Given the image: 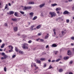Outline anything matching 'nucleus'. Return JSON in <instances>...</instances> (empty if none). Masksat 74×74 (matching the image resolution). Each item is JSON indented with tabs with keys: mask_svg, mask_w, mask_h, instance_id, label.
<instances>
[{
	"mask_svg": "<svg viewBox=\"0 0 74 74\" xmlns=\"http://www.w3.org/2000/svg\"><path fill=\"white\" fill-rule=\"evenodd\" d=\"M22 48L24 49H28V44L27 43L23 44Z\"/></svg>",
	"mask_w": 74,
	"mask_h": 74,
	"instance_id": "obj_1",
	"label": "nucleus"
},
{
	"mask_svg": "<svg viewBox=\"0 0 74 74\" xmlns=\"http://www.w3.org/2000/svg\"><path fill=\"white\" fill-rule=\"evenodd\" d=\"M49 14L51 15V17H52V18L56 16V13L54 12H50Z\"/></svg>",
	"mask_w": 74,
	"mask_h": 74,
	"instance_id": "obj_2",
	"label": "nucleus"
},
{
	"mask_svg": "<svg viewBox=\"0 0 74 74\" xmlns=\"http://www.w3.org/2000/svg\"><path fill=\"white\" fill-rule=\"evenodd\" d=\"M63 14L64 15H66V14H70V12H68V11H65L63 13Z\"/></svg>",
	"mask_w": 74,
	"mask_h": 74,
	"instance_id": "obj_3",
	"label": "nucleus"
},
{
	"mask_svg": "<svg viewBox=\"0 0 74 74\" xmlns=\"http://www.w3.org/2000/svg\"><path fill=\"white\" fill-rule=\"evenodd\" d=\"M13 29L14 32H16L18 30V27H15Z\"/></svg>",
	"mask_w": 74,
	"mask_h": 74,
	"instance_id": "obj_4",
	"label": "nucleus"
},
{
	"mask_svg": "<svg viewBox=\"0 0 74 74\" xmlns=\"http://www.w3.org/2000/svg\"><path fill=\"white\" fill-rule=\"evenodd\" d=\"M45 5V3H43L41 4H40L39 6L40 8H42V7H43Z\"/></svg>",
	"mask_w": 74,
	"mask_h": 74,
	"instance_id": "obj_5",
	"label": "nucleus"
},
{
	"mask_svg": "<svg viewBox=\"0 0 74 74\" xmlns=\"http://www.w3.org/2000/svg\"><path fill=\"white\" fill-rule=\"evenodd\" d=\"M71 51H70V50H68V51L67 55H71Z\"/></svg>",
	"mask_w": 74,
	"mask_h": 74,
	"instance_id": "obj_6",
	"label": "nucleus"
},
{
	"mask_svg": "<svg viewBox=\"0 0 74 74\" xmlns=\"http://www.w3.org/2000/svg\"><path fill=\"white\" fill-rule=\"evenodd\" d=\"M41 61L39 60H37V61L36 62L37 63H38L39 64L40 63H41Z\"/></svg>",
	"mask_w": 74,
	"mask_h": 74,
	"instance_id": "obj_7",
	"label": "nucleus"
},
{
	"mask_svg": "<svg viewBox=\"0 0 74 74\" xmlns=\"http://www.w3.org/2000/svg\"><path fill=\"white\" fill-rule=\"evenodd\" d=\"M14 12L12 11H10L9 12L10 15H12V14H14Z\"/></svg>",
	"mask_w": 74,
	"mask_h": 74,
	"instance_id": "obj_8",
	"label": "nucleus"
},
{
	"mask_svg": "<svg viewBox=\"0 0 74 74\" xmlns=\"http://www.w3.org/2000/svg\"><path fill=\"white\" fill-rule=\"evenodd\" d=\"M29 15H31V17H33V15H34V13L33 12H31L29 13Z\"/></svg>",
	"mask_w": 74,
	"mask_h": 74,
	"instance_id": "obj_9",
	"label": "nucleus"
},
{
	"mask_svg": "<svg viewBox=\"0 0 74 74\" xmlns=\"http://www.w3.org/2000/svg\"><path fill=\"white\" fill-rule=\"evenodd\" d=\"M69 58V57H64V60H66L67 59H68Z\"/></svg>",
	"mask_w": 74,
	"mask_h": 74,
	"instance_id": "obj_10",
	"label": "nucleus"
},
{
	"mask_svg": "<svg viewBox=\"0 0 74 74\" xmlns=\"http://www.w3.org/2000/svg\"><path fill=\"white\" fill-rule=\"evenodd\" d=\"M34 2H29L28 3V4H34Z\"/></svg>",
	"mask_w": 74,
	"mask_h": 74,
	"instance_id": "obj_11",
	"label": "nucleus"
},
{
	"mask_svg": "<svg viewBox=\"0 0 74 74\" xmlns=\"http://www.w3.org/2000/svg\"><path fill=\"white\" fill-rule=\"evenodd\" d=\"M51 7H55V6H56V5H57V4L56 3H54L52 4L51 5Z\"/></svg>",
	"mask_w": 74,
	"mask_h": 74,
	"instance_id": "obj_12",
	"label": "nucleus"
},
{
	"mask_svg": "<svg viewBox=\"0 0 74 74\" xmlns=\"http://www.w3.org/2000/svg\"><path fill=\"white\" fill-rule=\"evenodd\" d=\"M56 11H60L61 10V8H57L56 9Z\"/></svg>",
	"mask_w": 74,
	"mask_h": 74,
	"instance_id": "obj_13",
	"label": "nucleus"
},
{
	"mask_svg": "<svg viewBox=\"0 0 74 74\" xmlns=\"http://www.w3.org/2000/svg\"><path fill=\"white\" fill-rule=\"evenodd\" d=\"M12 20L14 22H16V21H17V19L16 18H12Z\"/></svg>",
	"mask_w": 74,
	"mask_h": 74,
	"instance_id": "obj_14",
	"label": "nucleus"
},
{
	"mask_svg": "<svg viewBox=\"0 0 74 74\" xmlns=\"http://www.w3.org/2000/svg\"><path fill=\"white\" fill-rule=\"evenodd\" d=\"M4 46H5V44L4 43H3L1 47V48H4Z\"/></svg>",
	"mask_w": 74,
	"mask_h": 74,
	"instance_id": "obj_15",
	"label": "nucleus"
},
{
	"mask_svg": "<svg viewBox=\"0 0 74 74\" xmlns=\"http://www.w3.org/2000/svg\"><path fill=\"white\" fill-rule=\"evenodd\" d=\"M52 47H57V45H56L55 44H53L52 45Z\"/></svg>",
	"mask_w": 74,
	"mask_h": 74,
	"instance_id": "obj_16",
	"label": "nucleus"
},
{
	"mask_svg": "<svg viewBox=\"0 0 74 74\" xmlns=\"http://www.w3.org/2000/svg\"><path fill=\"white\" fill-rule=\"evenodd\" d=\"M3 57L5 59H6V58H8V56L5 55L3 56Z\"/></svg>",
	"mask_w": 74,
	"mask_h": 74,
	"instance_id": "obj_17",
	"label": "nucleus"
},
{
	"mask_svg": "<svg viewBox=\"0 0 74 74\" xmlns=\"http://www.w3.org/2000/svg\"><path fill=\"white\" fill-rule=\"evenodd\" d=\"M40 60L43 61H44L45 60V58H41L40 59Z\"/></svg>",
	"mask_w": 74,
	"mask_h": 74,
	"instance_id": "obj_18",
	"label": "nucleus"
},
{
	"mask_svg": "<svg viewBox=\"0 0 74 74\" xmlns=\"http://www.w3.org/2000/svg\"><path fill=\"white\" fill-rule=\"evenodd\" d=\"M15 50L16 51V52H18V51H19V50L18 49V48L16 47H15Z\"/></svg>",
	"mask_w": 74,
	"mask_h": 74,
	"instance_id": "obj_19",
	"label": "nucleus"
},
{
	"mask_svg": "<svg viewBox=\"0 0 74 74\" xmlns=\"http://www.w3.org/2000/svg\"><path fill=\"white\" fill-rule=\"evenodd\" d=\"M9 49H10V47H11V49H13V47H12V46H11V45H9Z\"/></svg>",
	"mask_w": 74,
	"mask_h": 74,
	"instance_id": "obj_20",
	"label": "nucleus"
},
{
	"mask_svg": "<svg viewBox=\"0 0 74 74\" xmlns=\"http://www.w3.org/2000/svg\"><path fill=\"white\" fill-rule=\"evenodd\" d=\"M27 9H28L27 7H26V6H25L24 8H23V10H26Z\"/></svg>",
	"mask_w": 74,
	"mask_h": 74,
	"instance_id": "obj_21",
	"label": "nucleus"
},
{
	"mask_svg": "<svg viewBox=\"0 0 74 74\" xmlns=\"http://www.w3.org/2000/svg\"><path fill=\"white\" fill-rule=\"evenodd\" d=\"M40 27H41V25H38L36 27L37 29H40Z\"/></svg>",
	"mask_w": 74,
	"mask_h": 74,
	"instance_id": "obj_22",
	"label": "nucleus"
},
{
	"mask_svg": "<svg viewBox=\"0 0 74 74\" xmlns=\"http://www.w3.org/2000/svg\"><path fill=\"white\" fill-rule=\"evenodd\" d=\"M62 36H64V34L65 33L64 32V31H62L61 32Z\"/></svg>",
	"mask_w": 74,
	"mask_h": 74,
	"instance_id": "obj_23",
	"label": "nucleus"
},
{
	"mask_svg": "<svg viewBox=\"0 0 74 74\" xmlns=\"http://www.w3.org/2000/svg\"><path fill=\"white\" fill-rule=\"evenodd\" d=\"M14 15L16 16H17V17H19V16L17 15V13L16 12H15L14 13Z\"/></svg>",
	"mask_w": 74,
	"mask_h": 74,
	"instance_id": "obj_24",
	"label": "nucleus"
},
{
	"mask_svg": "<svg viewBox=\"0 0 74 74\" xmlns=\"http://www.w3.org/2000/svg\"><path fill=\"white\" fill-rule=\"evenodd\" d=\"M5 10H6V9H7V10H9V8H8V7H7V6H6L5 7Z\"/></svg>",
	"mask_w": 74,
	"mask_h": 74,
	"instance_id": "obj_25",
	"label": "nucleus"
},
{
	"mask_svg": "<svg viewBox=\"0 0 74 74\" xmlns=\"http://www.w3.org/2000/svg\"><path fill=\"white\" fill-rule=\"evenodd\" d=\"M59 72H62V71H63V69H60L59 70Z\"/></svg>",
	"mask_w": 74,
	"mask_h": 74,
	"instance_id": "obj_26",
	"label": "nucleus"
},
{
	"mask_svg": "<svg viewBox=\"0 0 74 74\" xmlns=\"http://www.w3.org/2000/svg\"><path fill=\"white\" fill-rule=\"evenodd\" d=\"M37 18V16H35L33 19V20H36V18Z\"/></svg>",
	"mask_w": 74,
	"mask_h": 74,
	"instance_id": "obj_27",
	"label": "nucleus"
},
{
	"mask_svg": "<svg viewBox=\"0 0 74 74\" xmlns=\"http://www.w3.org/2000/svg\"><path fill=\"white\" fill-rule=\"evenodd\" d=\"M19 53H20L21 54H23V52L22 51L20 50L19 51Z\"/></svg>",
	"mask_w": 74,
	"mask_h": 74,
	"instance_id": "obj_28",
	"label": "nucleus"
},
{
	"mask_svg": "<svg viewBox=\"0 0 74 74\" xmlns=\"http://www.w3.org/2000/svg\"><path fill=\"white\" fill-rule=\"evenodd\" d=\"M60 59L59 58L57 60H56V62H59V61H60Z\"/></svg>",
	"mask_w": 74,
	"mask_h": 74,
	"instance_id": "obj_29",
	"label": "nucleus"
},
{
	"mask_svg": "<svg viewBox=\"0 0 74 74\" xmlns=\"http://www.w3.org/2000/svg\"><path fill=\"white\" fill-rule=\"evenodd\" d=\"M4 71H7V68H6V67H5L4 68Z\"/></svg>",
	"mask_w": 74,
	"mask_h": 74,
	"instance_id": "obj_30",
	"label": "nucleus"
},
{
	"mask_svg": "<svg viewBox=\"0 0 74 74\" xmlns=\"http://www.w3.org/2000/svg\"><path fill=\"white\" fill-rule=\"evenodd\" d=\"M20 13H21V14H25V12H22V11H20Z\"/></svg>",
	"mask_w": 74,
	"mask_h": 74,
	"instance_id": "obj_31",
	"label": "nucleus"
},
{
	"mask_svg": "<svg viewBox=\"0 0 74 74\" xmlns=\"http://www.w3.org/2000/svg\"><path fill=\"white\" fill-rule=\"evenodd\" d=\"M41 34H42V33H41V32L38 33V36H41Z\"/></svg>",
	"mask_w": 74,
	"mask_h": 74,
	"instance_id": "obj_32",
	"label": "nucleus"
},
{
	"mask_svg": "<svg viewBox=\"0 0 74 74\" xmlns=\"http://www.w3.org/2000/svg\"><path fill=\"white\" fill-rule=\"evenodd\" d=\"M28 10H29V9H31L32 8V7L29 6L27 7Z\"/></svg>",
	"mask_w": 74,
	"mask_h": 74,
	"instance_id": "obj_33",
	"label": "nucleus"
},
{
	"mask_svg": "<svg viewBox=\"0 0 74 74\" xmlns=\"http://www.w3.org/2000/svg\"><path fill=\"white\" fill-rule=\"evenodd\" d=\"M49 37V36L48 35H46L45 36V39H46L47 38H48V37Z\"/></svg>",
	"mask_w": 74,
	"mask_h": 74,
	"instance_id": "obj_34",
	"label": "nucleus"
},
{
	"mask_svg": "<svg viewBox=\"0 0 74 74\" xmlns=\"http://www.w3.org/2000/svg\"><path fill=\"white\" fill-rule=\"evenodd\" d=\"M15 57H16V55H14L13 56H12V58H15Z\"/></svg>",
	"mask_w": 74,
	"mask_h": 74,
	"instance_id": "obj_35",
	"label": "nucleus"
},
{
	"mask_svg": "<svg viewBox=\"0 0 74 74\" xmlns=\"http://www.w3.org/2000/svg\"><path fill=\"white\" fill-rule=\"evenodd\" d=\"M22 37H23V38H26V36H25L24 35H22Z\"/></svg>",
	"mask_w": 74,
	"mask_h": 74,
	"instance_id": "obj_36",
	"label": "nucleus"
},
{
	"mask_svg": "<svg viewBox=\"0 0 74 74\" xmlns=\"http://www.w3.org/2000/svg\"><path fill=\"white\" fill-rule=\"evenodd\" d=\"M4 25L5 26H8V25L6 23H5Z\"/></svg>",
	"mask_w": 74,
	"mask_h": 74,
	"instance_id": "obj_37",
	"label": "nucleus"
},
{
	"mask_svg": "<svg viewBox=\"0 0 74 74\" xmlns=\"http://www.w3.org/2000/svg\"><path fill=\"white\" fill-rule=\"evenodd\" d=\"M71 40H74V37H71Z\"/></svg>",
	"mask_w": 74,
	"mask_h": 74,
	"instance_id": "obj_38",
	"label": "nucleus"
},
{
	"mask_svg": "<svg viewBox=\"0 0 74 74\" xmlns=\"http://www.w3.org/2000/svg\"><path fill=\"white\" fill-rule=\"evenodd\" d=\"M13 51V50L11 49V50H9V52H12Z\"/></svg>",
	"mask_w": 74,
	"mask_h": 74,
	"instance_id": "obj_39",
	"label": "nucleus"
},
{
	"mask_svg": "<svg viewBox=\"0 0 74 74\" xmlns=\"http://www.w3.org/2000/svg\"><path fill=\"white\" fill-rule=\"evenodd\" d=\"M69 22H70V20H69V19H67L66 20V23H69Z\"/></svg>",
	"mask_w": 74,
	"mask_h": 74,
	"instance_id": "obj_40",
	"label": "nucleus"
},
{
	"mask_svg": "<svg viewBox=\"0 0 74 74\" xmlns=\"http://www.w3.org/2000/svg\"><path fill=\"white\" fill-rule=\"evenodd\" d=\"M1 55L3 56H4V55H5V53H1Z\"/></svg>",
	"mask_w": 74,
	"mask_h": 74,
	"instance_id": "obj_41",
	"label": "nucleus"
},
{
	"mask_svg": "<svg viewBox=\"0 0 74 74\" xmlns=\"http://www.w3.org/2000/svg\"><path fill=\"white\" fill-rule=\"evenodd\" d=\"M32 42V40H29L28 41V43H30Z\"/></svg>",
	"mask_w": 74,
	"mask_h": 74,
	"instance_id": "obj_42",
	"label": "nucleus"
},
{
	"mask_svg": "<svg viewBox=\"0 0 74 74\" xmlns=\"http://www.w3.org/2000/svg\"><path fill=\"white\" fill-rule=\"evenodd\" d=\"M73 61H71L70 62V64H71L73 63Z\"/></svg>",
	"mask_w": 74,
	"mask_h": 74,
	"instance_id": "obj_43",
	"label": "nucleus"
},
{
	"mask_svg": "<svg viewBox=\"0 0 74 74\" xmlns=\"http://www.w3.org/2000/svg\"><path fill=\"white\" fill-rule=\"evenodd\" d=\"M52 66H51V65H50L49 66V69H52Z\"/></svg>",
	"mask_w": 74,
	"mask_h": 74,
	"instance_id": "obj_44",
	"label": "nucleus"
},
{
	"mask_svg": "<svg viewBox=\"0 0 74 74\" xmlns=\"http://www.w3.org/2000/svg\"><path fill=\"white\" fill-rule=\"evenodd\" d=\"M34 67H36V64L35 63H34Z\"/></svg>",
	"mask_w": 74,
	"mask_h": 74,
	"instance_id": "obj_45",
	"label": "nucleus"
},
{
	"mask_svg": "<svg viewBox=\"0 0 74 74\" xmlns=\"http://www.w3.org/2000/svg\"><path fill=\"white\" fill-rule=\"evenodd\" d=\"M34 27V25H32L31 26V27L32 29H33V27Z\"/></svg>",
	"mask_w": 74,
	"mask_h": 74,
	"instance_id": "obj_46",
	"label": "nucleus"
},
{
	"mask_svg": "<svg viewBox=\"0 0 74 74\" xmlns=\"http://www.w3.org/2000/svg\"><path fill=\"white\" fill-rule=\"evenodd\" d=\"M40 41H42V42L44 41V39H40Z\"/></svg>",
	"mask_w": 74,
	"mask_h": 74,
	"instance_id": "obj_47",
	"label": "nucleus"
},
{
	"mask_svg": "<svg viewBox=\"0 0 74 74\" xmlns=\"http://www.w3.org/2000/svg\"><path fill=\"white\" fill-rule=\"evenodd\" d=\"M58 53V51H56V52L55 53V54L56 55H57V53Z\"/></svg>",
	"mask_w": 74,
	"mask_h": 74,
	"instance_id": "obj_48",
	"label": "nucleus"
},
{
	"mask_svg": "<svg viewBox=\"0 0 74 74\" xmlns=\"http://www.w3.org/2000/svg\"><path fill=\"white\" fill-rule=\"evenodd\" d=\"M8 5L9 6H11V3H8Z\"/></svg>",
	"mask_w": 74,
	"mask_h": 74,
	"instance_id": "obj_49",
	"label": "nucleus"
},
{
	"mask_svg": "<svg viewBox=\"0 0 74 74\" xmlns=\"http://www.w3.org/2000/svg\"><path fill=\"white\" fill-rule=\"evenodd\" d=\"M58 19V20H60V19H62V17H59Z\"/></svg>",
	"mask_w": 74,
	"mask_h": 74,
	"instance_id": "obj_50",
	"label": "nucleus"
},
{
	"mask_svg": "<svg viewBox=\"0 0 74 74\" xmlns=\"http://www.w3.org/2000/svg\"><path fill=\"white\" fill-rule=\"evenodd\" d=\"M49 47V45H47L46 46V48H48Z\"/></svg>",
	"mask_w": 74,
	"mask_h": 74,
	"instance_id": "obj_51",
	"label": "nucleus"
},
{
	"mask_svg": "<svg viewBox=\"0 0 74 74\" xmlns=\"http://www.w3.org/2000/svg\"><path fill=\"white\" fill-rule=\"evenodd\" d=\"M55 60H53L51 62L53 63V62H55Z\"/></svg>",
	"mask_w": 74,
	"mask_h": 74,
	"instance_id": "obj_52",
	"label": "nucleus"
},
{
	"mask_svg": "<svg viewBox=\"0 0 74 74\" xmlns=\"http://www.w3.org/2000/svg\"><path fill=\"white\" fill-rule=\"evenodd\" d=\"M57 14H60V12L58 11L57 12Z\"/></svg>",
	"mask_w": 74,
	"mask_h": 74,
	"instance_id": "obj_53",
	"label": "nucleus"
},
{
	"mask_svg": "<svg viewBox=\"0 0 74 74\" xmlns=\"http://www.w3.org/2000/svg\"><path fill=\"white\" fill-rule=\"evenodd\" d=\"M72 10H74V6L72 8Z\"/></svg>",
	"mask_w": 74,
	"mask_h": 74,
	"instance_id": "obj_54",
	"label": "nucleus"
},
{
	"mask_svg": "<svg viewBox=\"0 0 74 74\" xmlns=\"http://www.w3.org/2000/svg\"><path fill=\"white\" fill-rule=\"evenodd\" d=\"M1 59H2V60H3V59H4V57H2L1 58Z\"/></svg>",
	"mask_w": 74,
	"mask_h": 74,
	"instance_id": "obj_55",
	"label": "nucleus"
},
{
	"mask_svg": "<svg viewBox=\"0 0 74 74\" xmlns=\"http://www.w3.org/2000/svg\"><path fill=\"white\" fill-rule=\"evenodd\" d=\"M47 66V65H46V64H45L44 65V67H45Z\"/></svg>",
	"mask_w": 74,
	"mask_h": 74,
	"instance_id": "obj_56",
	"label": "nucleus"
},
{
	"mask_svg": "<svg viewBox=\"0 0 74 74\" xmlns=\"http://www.w3.org/2000/svg\"><path fill=\"white\" fill-rule=\"evenodd\" d=\"M69 74H73V73L72 72H69Z\"/></svg>",
	"mask_w": 74,
	"mask_h": 74,
	"instance_id": "obj_57",
	"label": "nucleus"
},
{
	"mask_svg": "<svg viewBox=\"0 0 74 74\" xmlns=\"http://www.w3.org/2000/svg\"><path fill=\"white\" fill-rule=\"evenodd\" d=\"M53 32H55V29H53Z\"/></svg>",
	"mask_w": 74,
	"mask_h": 74,
	"instance_id": "obj_58",
	"label": "nucleus"
},
{
	"mask_svg": "<svg viewBox=\"0 0 74 74\" xmlns=\"http://www.w3.org/2000/svg\"><path fill=\"white\" fill-rule=\"evenodd\" d=\"M48 62H51V60H48Z\"/></svg>",
	"mask_w": 74,
	"mask_h": 74,
	"instance_id": "obj_59",
	"label": "nucleus"
},
{
	"mask_svg": "<svg viewBox=\"0 0 74 74\" xmlns=\"http://www.w3.org/2000/svg\"><path fill=\"white\" fill-rule=\"evenodd\" d=\"M58 20H59V19L58 18H57L56 19V21H58Z\"/></svg>",
	"mask_w": 74,
	"mask_h": 74,
	"instance_id": "obj_60",
	"label": "nucleus"
},
{
	"mask_svg": "<svg viewBox=\"0 0 74 74\" xmlns=\"http://www.w3.org/2000/svg\"><path fill=\"white\" fill-rule=\"evenodd\" d=\"M68 0L69 2H70V1H72V0Z\"/></svg>",
	"mask_w": 74,
	"mask_h": 74,
	"instance_id": "obj_61",
	"label": "nucleus"
},
{
	"mask_svg": "<svg viewBox=\"0 0 74 74\" xmlns=\"http://www.w3.org/2000/svg\"><path fill=\"white\" fill-rule=\"evenodd\" d=\"M54 35H56V32H54Z\"/></svg>",
	"mask_w": 74,
	"mask_h": 74,
	"instance_id": "obj_62",
	"label": "nucleus"
},
{
	"mask_svg": "<svg viewBox=\"0 0 74 74\" xmlns=\"http://www.w3.org/2000/svg\"><path fill=\"white\" fill-rule=\"evenodd\" d=\"M71 45H72V46H73V45H74V44H73V43H71Z\"/></svg>",
	"mask_w": 74,
	"mask_h": 74,
	"instance_id": "obj_63",
	"label": "nucleus"
},
{
	"mask_svg": "<svg viewBox=\"0 0 74 74\" xmlns=\"http://www.w3.org/2000/svg\"><path fill=\"white\" fill-rule=\"evenodd\" d=\"M72 50H73V52H74V48H73Z\"/></svg>",
	"mask_w": 74,
	"mask_h": 74,
	"instance_id": "obj_64",
	"label": "nucleus"
}]
</instances>
